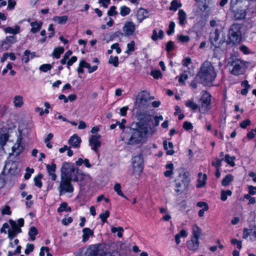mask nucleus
Listing matches in <instances>:
<instances>
[{
    "label": "nucleus",
    "mask_w": 256,
    "mask_h": 256,
    "mask_svg": "<svg viewBox=\"0 0 256 256\" xmlns=\"http://www.w3.org/2000/svg\"><path fill=\"white\" fill-rule=\"evenodd\" d=\"M140 119L134 128L129 129L128 132L122 134V140L129 144L140 142L144 138L151 136L158 126L160 118L147 113H139L137 116Z\"/></svg>",
    "instance_id": "1"
},
{
    "label": "nucleus",
    "mask_w": 256,
    "mask_h": 256,
    "mask_svg": "<svg viewBox=\"0 0 256 256\" xmlns=\"http://www.w3.org/2000/svg\"><path fill=\"white\" fill-rule=\"evenodd\" d=\"M154 99V97L150 96V92L148 90H142L136 96L134 106L136 112H150L153 111L150 108L151 105L153 108H158L160 105V101H154L150 104V101Z\"/></svg>",
    "instance_id": "2"
},
{
    "label": "nucleus",
    "mask_w": 256,
    "mask_h": 256,
    "mask_svg": "<svg viewBox=\"0 0 256 256\" xmlns=\"http://www.w3.org/2000/svg\"><path fill=\"white\" fill-rule=\"evenodd\" d=\"M216 76V73L212 63L205 61L200 68V71L196 76L201 84H207L213 82Z\"/></svg>",
    "instance_id": "3"
},
{
    "label": "nucleus",
    "mask_w": 256,
    "mask_h": 256,
    "mask_svg": "<svg viewBox=\"0 0 256 256\" xmlns=\"http://www.w3.org/2000/svg\"><path fill=\"white\" fill-rule=\"evenodd\" d=\"M84 176L82 171L76 168L72 164H63L61 168L60 177L72 182H78L82 180Z\"/></svg>",
    "instance_id": "4"
},
{
    "label": "nucleus",
    "mask_w": 256,
    "mask_h": 256,
    "mask_svg": "<svg viewBox=\"0 0 256 256\" xmlns=\"http://www.w3.org/2000/svg\"><path fill=\"white\" fill-rule=\"evenodd\" d=\"M178 176L175 180V190L178 193H182L188 190L190 183L188 172L182 168L178 170Z\"/></svg>",
    "instance_id": "5"
},
{
    "label": "nucleus",
    "mask_w": 256,
    "mask_h": 256,
    "mask_svg": "<svg viewBox=\"0 0 256 256\" xmlns=\"http://www.w3.org/2000/svg\"><path fill=\"white\" fill-rule=\"evenodd\" d=\"M228 66L230 73L235 76L242 74L244 72V64L240 60L237 58L230 61Z\"/></svg>",
    "instance_id": "6"
},
{
    "label": "nucleus",
    "mask_w": 256,
    "mask_h": 256,
    "mask_svg": "<svg viewBox=\"0 0 256 256\" xmlns=\"http://www.w3.org/2000/svg\"><path fill=\"white\" fill-rule=\"evenodd\" d=\"M242 26L238 24H234L228 32V39L234 44H239L242 39L240 29Z\"/></svg>",
    "instance_id": "7"
},
{
    "label": "nucleus",
    "mask_w": 256,
    "mask_h": 256,
    "mask_svg": "<svg viewBox=\"0 0 256 256\" xmlns=\"http://www.w3.org/2000/svg\"><path fill=\"white\" fill-rule=\"evenodd\" d=\"M202 96L198 101V108L200 110H208L210 108L211 95L206 91L201 92Z\"/></svg>",
    "instance_id": "8"
},
{
    "label": "nucleus",
    "mask_w": 256,
    "mask_h": 256,
    "mask_svg": "<svg viewBox=\"0 0 256 256\" xmlns=\"http://www.w3.org/2000/svg\"><path fill=\"white\" fill-rule=\"evenodd\" d=\"M132 165L134 169L133 174L139 176L144 168V160L142 156L138 154L132 158Z\"/></svg>",
    "instance_id": "9"
},
{
    "label": "nucleus",
    "mask_w": 256,
    "mask_h": 256,
    "mask_svg": "<svg viewBox=\"0 0 256 256\" xmlns=\"http://www.w3.org/2000/svg\"><path fill=\"white\" fill-rule=\"evenodd\" d=\"M72 181L60 177V181L58 190L60 196L66 193H72L74 190V186L71 183Z\"/></svg>",
    "instance_id": "10"
},
{
    "label": "nucleus",
    "mask_w": 256,
    "mask_h": 256,
    "mask_svg": "<svg viewBox=\"0 0 256 256\" xmlns=\"http://www.w3.org/2000/svg\"><path fill=\"white\" fill-rule=\"evenodd\" d=\"M136 25L132 21L126 22L122 28V30L124 32V35L128 36L134 35Z\"/></svg>",
    "instance_id": "11"
},
{
    "label": "nucleus",
    "mask_w": 256,
    "mask_h": 256,
    "mask_svg": "<svg viewBox=\"0 0 256 256\" xmlns=\"http://www.w3.org/2000/svg\"><path fill=\"white\" fill-rule=\"evenodd\" d=\"M100 138V135H92L89 140V145L91 146L92 150L97 152L101 146V142L99 140Z\"/></svg>",
    "instance_id": "12"
},
{
    "label": "nucleus",
    "mask_w": 256,
    "mask_h": 256,
    "mask_svg": "<svg viewBox=\"0 0 256 256\" xmlns=\"http://www.w3.org/2000/svg\"><path fill=\"white\" fill-rule=\"evenodd\" d=\"M8 222L11 226L12 230L16 231L17 232H22L21 228L24 224V220L22 218H19L17 222L12 220H10Z\"/></svg>",
    "instance_id": "13"
},
{
    "label": "nucleus",
    "mask_w": 256,
    "mask_h": 256,
    "mask_svg": "<svg viewBox=\"0 0 256 256\" xmlns=\"http://www.w3.org/2000/svg\"><path fill=\"white\" fill-rule=\"evenodd\" d=\"M0 129L4 132V133H2L0 132V146H4L8 138V134L6 132H8L10 128L3 125L2 127H0Z\"/></svg>",
    "instance_id": "14"
},
{
    "label": "nucleus",
    "mask_w": 256,
    "mask_h": 256,
    "mask_svg": "<svg viewBox=\"0 0 256 256\" xmlns=\"http://www.w3.org/2000/svg\"><path fill=\"white\" fill-rule=\"evenodd\" d=\"M220 32L218 29H216L214 32H212L210 34V40L212 46L220 45L221 40L219 42L218 40L220 38Z\"/></svg>",
    "instance_id": "15"
},
{
    "label": "nucleus",
    "mask_w": 256,
    "mask_h": 256,
    "mask_svg": "<svg viewBox=\"0 0 256 256\" xmlns=\"http://www.w3.org/2000/svg\"><path fill=\"white\" fill-rule=\"evenodd\" d=\"M230 8L233 12L234 17L236 20L244 18L246 16V12L244 10L240 8L234 9V6H231Z\"/></svg>",
    "instance_id": "16"
},
{
    "label": "nucleus",
    "mask_w": 256,
    "mask_h": 256,
    "mask_svg": "<svg viewBox=\"0 0 256 256\" xmlns=\"http://www.w3.org/2000/svg\"><path fill=\"white\" fill-rule=\"evenodd\" d=\"M199 246L200 242L198 239L191 238L190 240L186 242L187 248L190 250H196L198 248Z\"/></svg>",
    "instance_id": "17"
},
{
    "label": "nucleus",
    "mask_w": 256,
    "mask_h": 256,
    "mask_svg": "<svg viewBox=\"0 0 256 256\" xmlns=\"http://www.w3.org/2000/svg\"><path fill=\"white\" fill-rule=\"evenodd\" d=\"M80 142V138L76 134H74L68 140V144L75 148H79Z\"/></svg>",
    "instance_id": "18"
},
{
    "label": "nucleus",
    "mask_w": 256,
    "mask_h": 256,
    "mask_svg": "<svg viewBox=\"0 0 256 256\" xmlns=\"http://www.w3.org/2000/svg\"><path fill=\"white\" fill-rule=\"evenodd\" d=\"M46 170L48 174V176H51V179L52 180H56L57 178V176L55 174V171L56 170V165L54 164H47L46 166Z\"/></svg>",
    "instance_id": "19"
},
{
    "label": "nucleus",
    "mask_w": 256,
    "mask_h": 256,
    "mask_svg": "<svg viewBox=\"0 0 256 256\" xmlns=\"http://www.w3.org/2000/svg\"><path fill=\"white\" fill-rule=\"evenodd\" d=\"M148 12L147 10L140 8L136 13V18L138 22L140 23L144 19L148 16Z\"/></svg>",
    "instance_id": "20"
},
{
    "label": "nucleus",
    "mask_w": 256,
    "mask_h": 256,
    "mask_svg": "<svg viewBox=\"0 0 256 256\" xmlns=\"http://www.w3.org/2000/svg\"><path fill=\"white\" fill-rule=\"evenodd\" d=\"M186 14L185 12L180 9L178 12V24L182 26H184L186 23Z\"/></svg>",
    "instance_id": "21"
},
{
    "label": "nucleus",
    "mask_w": 256,
    "mask_h": 256,
    "mask_svg": "<svg viewBox=\"0 0 256 256\" xmlns=\"http://www.w3.org/2000/svg\"><path fill=\"white\" fill-rule=\"evenodd\" d=\"M17 42L16 36L12 35L7 36L5 40L2 42V46H4L5 45L10 46L12 44L16 43Z\"/></svg>",
    "instance_id": "22"
},
{
    "label": "nucleus",
    "mask_w": 256,
    "mask_h": 256,
    "mask_svg": "<svg viewBox=\"0 0 256 256\" xmlns=\"http://www.w3.org/2000/svg\"><path fill=\"white\" fill-rule=\"evenodd\" d=\"M22 138H18L16 142L12 148V150L14 152H16V154H18L22 150L23 146L22 145Z\"/></svg>",
    "instance_id": "23"
},
{
    "label": "nucleus",
    "mask_w": 256,
    "mask_h": 256,
    "mask_svg": "<svg viewBox=\"0 0 256 256\" xmlns=\"http://www.w3.org/2000/svg\"><path fill=\"white\" fill-rule=\"evenodd\" d=\"M163 146L164 149L166 151L167 155L172 156L174 153V151L172 150L174 145L172 142H169L168 144L166 140H164Z\"/></svg>",
    "instance_id": "24"
},
{
    "label": "nucleus",
    "mask_w": 256,
    "mask_h": 256,
    "mask_svg": "<svg viewBox=\"0 0 256 256\" xmlns=\"http://www.w3.org/2000/svg\"><path fill=\"white\" fill-rule=\"evenodd\" d=\"M30 25L32 26L30 32L33 34H35L38 32L41 29L42 26V22H38V21L35 20L34 22H31Z\"/></svg>",
    "instance_id": "25"
},
{
    "label": "nucleus",
    "mask_w": 256,
    "mask_h": 256,
    "mask_svg": "<svg viewBox=\"0 0 256 256\" xmlns=\"http://www.w3.org/2000/svg\"><path fill=\"white\" fill-rule=\"evenodd\" d=\"M82 242H87L90 236H92L94 232L90 228H86L82 230Z\"/></svg>",
    "instance_id": "26"
},
{
    "label": "nucleus",
    "mask_w": 256,
    "mask_h": 256,
    "mask_svg": "<svg viewBox=\"0 0 256 256\" xmlns=\"http://www.w3.org/2000/svg\"><path fill=\"white\" fill-rule=\"evenodd\" d=\"M202 234L201 228L197 225L194 226L192 227V236L191 238L198 240Z\"/></svg>",
    "instance_id": "27"
},
{
    "label": "nucleus",
    "mask_w": 256,
    "mask_h": 256,
    "mask_svg": "<svg viewBox=\"0 0 256 256\" xmlns=\"http://www.w3.org/2000/svg\"><path fill=\"white\" fill-rule=\"evenodd\" d=\"M206 175L200 172L198 174V183L196 184L197 188H202L206 185Z\"/></svg>",
    "instance_id": "28"
},
{
    "label": "nucleus",
    "mask_w": 256,
    "mask_h": 256,
    "mask_svg": "<svg viewBox=\"0 0 256 256\" xmlns=\"http://www.w3.org/2000/svg\"><path fill=\"white\" fill-rule=\"evenodd\" d=\"M184 103L185 106L190 110H195L198 108V104L195 103L192 99L186 100Z\"/></svg>",
    "instance_id": "29"
},
{
    "label": "nucleus",
    "mask_w": 256,
    "mask_h": 256,
    "mask_svg": "<svg viewBox=\"0 0 256 256\" xmlns=\"http://www.w3.org/2000/svg\"><path fill=\"white\" fill-rule=\"evenodd\" d=\"M64 48L62 46L55 48L52 53V55L56 59H58L60 57V55L64 53Z\"/></svg>",
    "instance_id": "30"
},
{
    "label": "nucleus",
    "mask_w": 256,
    "mask_h": 256,
    "mask_svg": "<svg viewBox=\"0 0 256 256\" xmlns=\"http://www.w3.org/2000/svg\"><path fill=\"white\" fill-rule=\"evenodd\" d=\"M4 31L6 33L16 34L20 32V26L18 25H16L14 28L10 26H8L5 28Z\"/></svg>",
    "instance_id": "31"
},
{
    "label": "nucleus",
    "mask_w": 256,
    "mask_h": 256,
    "mask_svg": "<svg viewBox=\"0 0 256 256\" xmlns=\"http://www.w3.org/2000/svg\"><path fill=\"white\" fill-rule=\"evenodd\" d=\"M53 20L57 21L60 24H64L66 23L68 20V16H56L52 18Z\"/></svg>",
    "instance_id": "32"
},
{
    "label": "nucleus",
    "mask_w": 256,
    "mask_h": 256,
    "mask_svg": "<svg viewBox=\"0 0 256 256\" xmlns=\"http://www.w3.org/2000/svg\"><path fill=\"white\" fill-rule=\"evenodd\" d=\"M14 106L16 108H20L24 104L22 97L20 96H16L14 99Z\"/></svg>",
    "instance_id": "33"
},
{
    "label": "nucleus",
    "mask_w": 256,
    "mask_h": 256,
    "mask_svg": "<svg viewBox=\"0 0 256 256\" xmlns=\"http://www.w3.org/2000/svg\"><path fill=\"white\" fill-rule=\"evenodd\" d=\"M166 168L168 170L164 172V175L166 177H170L173 174L174 164L172 163L168 164L166 165Z\"/></svg>",
    "instance_id": "34"
},
{
    "label": "nucleus",
    "mask_w": 256,
    "mask_h": 256,
    "mask_svg": "<svg viewBox=\"0 0 256 256\" xmlns=\"http://www.w3.org/2000/svg\"><path fill=\"white\" fill-rule=\"evenodd\" d=\"M234 180V176L230 174H227L222 182V184L223 186H227L229 185L230 182Z\"/></svg>",
    "instance_id": "35"
},
{
    "label": "nucleus",
    "mask_w": 256,
    "mask_h": 256,
    "mask_svg": "<svg viewBox=\"0 0 256 256\" xmlns=\"http://www.w3.org/2000/svg\"><path fill=\"white\" fill-rule=\"evenodd\" d=\"M38 234V230L34 226H32L28 232V235L30 238L32 240H34L36 239V236Z\"/></svg>",
    "instance_id": "36"
},
{
    "label": "nucleus",
    "mask_w": 256,
    "mask_h": 256,
    "mask_svg": "<svg viewBox=\"0 0 256 256\" xmlns=\"http://www.w3.org/2000/svg\"><path fill=\"white\" fill-rule=\"evenodd\" d=\"M236 159L235 156H230L229 154H226L224 157L225 162L230 165L231 166H235V163L234 160Z\"/></svg>",
    "instance_id": "37"
},
{
    "label": "nucleus",
    "mask_w": 256,
    "mask_h": 256,
    "mask_svg": "<svg viewBox=\"0 0 256 256\" xmlns=\"http://www.w3.org/2000/svg\"><path fill=\"white\" fill-rule=\"evenodd\" d=\"M130 8L123 6L120 8V14L122 16H125L130 14Z\"/></svg>",
    "instance_id": "38"
},
{
    "label": "nucleus",
    "mask_w": 256,
    "mask_h": 256,
    "mask_svg": "<svg viewBox=\"0 0 256 256\" xmlns=\"http://www.w3.org/2000/svg\"><path fill=\"white\" fill-rule=\"evenodd\" d=\"M42 178V174H40L34 179L35 186L39 188H41L42 185V182L41 181Z\"/></svg>",
    "instance_id": "39"
},
{
    "label": "nucleus",
    "mask_w": 256,
    "mask_h": 256,
    "mask_svg": "<svg viewBox=\"0 0 256 256\" xmlns=\"http://www.w3.org/2000/svg\"><path fill=\"white\" fill-rule=\"evenodd\" d=\"M212 46H214L213 49L214 52L213 54L214 57L218 58L222 52V50L220 48V45H214Z\"/></svg>",
    "instance_id": "40"
},
{
    "label": "nucleus",
    "mask_w": 256,
    "mask_h": 256,
    "mask_svg": "<svg viewBox=\"0 0 256 256\" xmlns=\"http://www.w3.org/2000/svg\"><path fill=\"white\" fill-rule=\"evenodd\" d=\"M232 194V192L230 190H222L220 194V199L222 201H226L227 200L228 196H230Z\"/></svg>",
    "instance_id": "41"
},
{
    "label": "nucleus",
    "mask_w": 256,
    "mask_h": 256,
    "mask_svg": "<svg viewBox=\"0 0 256 256\" xmlns=\"http://www.w3.org/2000/svg\"><path fill=\"white\" fill-rule=\"evenodd\" d=\"M182 6V4L180 2H178L176 0H174L171 2V6L170 7V10L176 11L178 8Z\"/></svg>",
    "instance_id": "42"
},
{
    "label": "nucleus",
    "mask_w": 256,
    "mask_h": 256,
    "mask_svg": "<svg viewBox=\"0 0 256 256\" xmlns=\"http://www.w3.org/2000/svg\"><path fill=\"white\" fill-rule=\"evenodd\" d=\"M114 190L115 192L117 193V194L118 196H120L126 199H128V198L124 194L123 192L121 190V186L120 184L118 183H116L115 184L114 186Z\"/></svg>",
    "instance_id": "43"
},
{
    "label": "nucleus",
    "mask_w": 256,
    "mask_h": 256,
    "mask_svg": "<svg viewBox=\"0 0 256 256\" xmlns=\"http://www.w3.org/2000/svg\"><path fill=\"white\" fill-rule=\"evenodd\" d=\"M135 50V42L134 40H132L130 43L127 44V50L126 52L129 54L130 52H133Z\"/></svg>",
    "instance_id": "44"
},
{
    "label": "nucleus",
    "mask_w": 256,
    "mask_h": 256,
    "mask_svg": "<svg viewBox=\"0 0 256 256\" xmlns=\"http://www.w3.org/2000/svg\"><path fill=\"white\" fill-rule=\"evenodd\" d=\"M108 63L112 64L114 67H117L118 66V58L117 56L113 57L112 56H110L108 60Z\"/></svg>",
    "instance_id": "45"
},
{
    "label": "nucleus",
    "mask_w": 256,
    "mask_h": 256,
    "mask_svg": "<svg viewBox=\"0 0 256 256\" xmlns=\"http://www.w3.org/2000/svg\"><path fill=\"white\" fill-rule=\"evenodd\" d=\"M111 231L112 233H116V232H118V236L121 238L122 236V232L124 231V229L121 226H119L118 228L112 227L111 229Z\"/></svg>",
    "instance_id": "46"
},
{
    "label": "nucleus",
    "mask_w": 256,
    "mask_h": 256,
    "mask_svg": "<svg viewBox=\"0 0 256 256\" xmlns=\"http://www.w3.org/2000/svg\"><path fill=\"white\" fill-rule=\"evenodd\" d=\"M52 68V66L50 64H42L40 66V70L42 72H46L48 70H50Z\"/></svg>",
    "instance_id": "47"
},
{
    "label": "nucleus",
    "mask_w": 256,
    "mask_h": 256,
    "mask_svg": "<svg viewBox=\"0 0 256 256\" xmlns=\"http://www.w3.org/2000/svg\"><path fill=\"white\" fill-rule=\"evenodd\" d=\"M109 216H110V212L108 210H106V212L104 213L100 214L99 215V217H100V219L101 220V221L102 224H104L106 222V221H107L106 220L109 217Z\"/></svg>",
    "instance_id": "48"
},
{
    "label": "nucleus",
    "mask_w": 256,
    "mask_h": 256,
    "mask_svg": "<svg viewBox=\"0 0 256 256\" xmlns=\"http://www.w3.org/2000/svg\"><path fill=\"white\" fill-rule=\"evenodd\" d=\"M30 54H31V52L28 50H26L24 52L22 60L25 64H27L29 62Z\"/></svg>",
    "instance_id": "49"
},
{
    "label": "nucleus",
    "mask_w": 256,
    "mask_h": 256,
    "mask_svg": "<svg viewBox=\"0 0 256 256\" xmlns=\"http://www.w3.org/2000/svg\"><path fill=\"white\" fill-rule=\"evenodd\" d=\"M175 23L174 22H171L169 24L168 29L166 31L168 35H171L174 32Z\"/></svg>",
    "instance_id": "50"
},
{
    "label": "nucleus",
    "mask_w": 256,
    "mask_h": 256,
    "mask_svg": "<svg viewBox=\"0 0 256 256\" xmlns=\"http://www.w3.org/2000/svg\"><path fill=\"white\" fill-rule=\"evenodd\" d=\"M116 6H112L110 8V10L108 11V15L110 16H114L118 14V12L116 10Z\"/></svg>",
    "instance_id": "51"
},
{
    "label": "nucleus",
    "mask_w": 256,
    "mask_h": 256,
    "mask_svg": "<svg viewBox=\"0 0 256 256\" xmlns=\"http://www.w3.org/2000/svg\"><path fill=\"white\" fill-rule=\"evenodd\" d=\"M8 238L10 240H12L17 236V234L20 232H17L16 231H14L10 229H9L8 230Z\"/></svg>",
    "instance_id": "52"
},
{
    "label": "nucleus",
    "mask_w": 256,
    "mask_h": 256,
    "mask_svg": "<svg viewBox=\"0 0 256 256\" xmlns=\"http://www.w3.org/2000/svg\"><path fill=\"white\" fill-rule=\"evenodd\" d=\"M178 38L180 42H187L190 40V37L188 36H184L182 34L178 35Z\"/></svg>",
    "instance_id": "53"
},
{
    "label": "nucleus",
    "mask_w": 256,
    "mask_h": 256,
    "mask_svg": "<svg viewBox=\"0 0 256 256\" xmlns=\"http://www.w3.org/2000/svg\"><path fill=\"white\" fill-rule=\"evenodd\" d=\"M232 244L234 245H236L237 248L239 250H241L242 248V241L238 240L237 239L233 238L230 241Z\"/></svg>",
    "instance_id": "54"
},
{
    "label": "nucleus",
    "mask_w": 256,
    "mask_h": 256,
    "mask_svg": "<svg viewBox=\"0 0 256 256\" xmlns=\"http://www.w3.org/2000/svg\"><path fill=\"white\" fill-rule=\"evenodd\" d=\"M67 207H68L67 203H66L65 202H62L58 208V210H57L58 212H62L64 211H66Z\"/></svg>",
    "instance_id": "55"
},
{
    "label": "nucleus",
    "mask_w": 256,
    "mask_h": 256,
    "mask_svg": "<svg viewBox=\"0 0 256 256\" xmlns=\"http://www.w3.org/2000/svg\"><path fill=\"white\" fill-rule=\"evenodd\" d=\"M34 250V245L32 244H28L24 250L26 254H28Z\"/></svg>",
    "instance_id": "56"
},
{
    "label": "nucleus",
    "mask_w": 256,
    "mask_h": 256,
    "mask_svg": "<svg viewBox=\"0 0 256 256\" xmlns=\"http://www.w3.org/2000/svg\"><path fill=\"white\" fill-rule=\"evenodd\" d=\"M174 49V42L172 41H169L166 44V50L168 52H170Z\"/></svg>",
    "instance_id": "57"
},
{
    "label": "nucleus",
    "mask_w": 256,
    "mask_h": 256,
    "mask_svg": "<svg viewBox=\"0 0 256 256\" xmlns=\"http://www.w3.org/2000/svg\"><path fill=\"white\" fill-rule=\"evenodd\" d=\"M78 58L76 56H72L70 59L67 62V66L69 68L70 66H72L74 63L77 61Z\"/></svg>",
    "instance_id": "58"
},
{
    "label": "nucleus",
    "mask_w": 256,
    "mask_h": 256,
    "mask_svg": "<svg viewBox=\"0 0 256 256\" xmlns=\"http://www.w3.org/2000/svg\"><path fill=\"white\" fill-rule=\"evenodd\" d=\"M26 170V172L25 174L24 177L26 180H28L30 178L31 174L34 172V170L29 168H27Z\"/></svg>",
    "instance_id": "59"
},
{
    "label": "nucleus",
    "mask_w": 256,
    "mask_h": 256,
    "mask_svg": "<svg viewBox=\"0 0 256 256\" xmlns=\"http://www.w3.org/2000/svg\"><path fill=\"white\" fill-rule=\"evenodd\" d=\"M150 75L154 79H158L160 78V70H152L150 72Z\"/></svg>",
    "instance_id": "60"
},
{
    "label": "nucleus",
    "mask_w": 256,
    "mask_h": 256,
    "mask_svg": "<svg viewBox=\"0 0 256 256\" xmlns=\"http://www.w3.org/2000/svg\"><path fill=\"white\" fill-rule=\"evenodd\" d=\"M159 38H160V30L158 31V34L156 30H154L152 36V39L153 40L156 41L158 40Z\"/></svg>",
    "instance_id": "61"
},
{
    "label": "nucleus",
    "mask_w": 256,
    "mask_h": 256,
    "mask_svg": "<svg viewBox=\"0 0 256 256\" xmlns=\"http://www.w3.org/2000/svg\"><path fill=\"white\" fill-rule=\"evenodd\" d=\"M183 128L186 130H192L193 128V126L192 123L186 121L184 122Z\"/></svg>",
    "instance_id": "62"
},
{
    "label": "nucleus",
    "mask_w": 256,
    "mask_h": 256,
    "mask_svg": "<svg viewBox=\"0 0 256 256\" xmlns=\"http://www.w3.org/2000/svg\"><path fill=\"white\" fill-rule=\"evenodd\" d=\"M223 160V159L220 160V159H216V162H213L212 163V164L215 166L216 169H219L220 167L222 166V162Z\"/></svg>",
    "instance_id": "63"
},
{
    "label": "nucleus",
    "mask_w": 256,
    "mask_h": 256,
    "mask_svg": "<svg viewBox=\"0 0 256 256\" xmlns=\"http://www.w3.org/2000/svg\"><path fill=\"white\" fill-rule=\"evenodd\" d=\"M98 250V248L94 246H91L88 250L90 253L93 256H95Z\"/></svg>",
    "instance_id": "64"
}]
</instances>
